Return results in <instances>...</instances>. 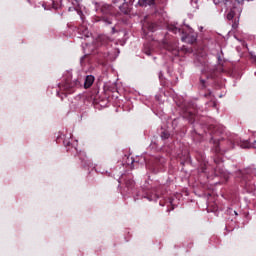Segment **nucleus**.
I'll use <instances>...</instances> for the list:
<instances>
[{"mask_svg":"<svg viewBox=\"0 0 256 256\" xmlns=\"http://www.w3.org/2000/svg\"><path fill=\"white\" fill-rule=\"evenodd\" d=\"M140 7H147V5H155V0H138Z\"/></svg>","mask_w":256,"mask_h":256,"instance_id":"nucleus-16","label":"nucleus"},{"mask_svg":"<svg viewBox=\"0 0 256 256\" xmlns=\"http://www.w3.org/2000/svg\"><path fill=\"white\" fill-rule=\"evenodd\" d=\"M234 214H235V215H237V212H236V211H234Z\"/></svg>","mask_w":256,"mask_h":256,"instance_id":"nucleus-30","label":"nucleus"},{"mask_svg":"<svg viewBox=\"0 0 256 256\" xmlns=\"http://www.w3.org/2000/svg\"><path fill=\"white\" fill-rule=\"evenodd\" d=\"M164 163V158H152L149 162L146 163V167L152 171V173H159V171L163 169Z\"/></svg>","mask_w":256,"mask_h":256,"instance_id":"nucleus-4","label":"nucleus"},{"mask_svg":"<svg viewBox=\"0 0 256 256\" xmlns=\"http://www.w3.org/2000/svg\"><path fill=\"white\" fill-rule=\"evenodd\" d=\"M200 83H201L202 87H205V84L207 83V81H205V79H203V76L200 78Z\"/></svg>","mask_w":256,"mask_h":256,"instance_id":"nucleus-24","label":"nucleus"},{"mask_svg":"<svg viewBox=\"0 0 256 256\" xmlns=\"http://www.w3.org/2000/svg\"><path fill=\"white\" fill-rule=\"evenodd\" d=\"M143 52H144L146 55H151V54L153 53V48H152V46H151V43H146V44H144Z\"/></svg>","mask_w":256,"mask_h":256,"instance_id":"nucleus-17","label":"nucleus"},{"mask_svg":"<svg viewBox=\"0 0 256 256\" xmlns=\"http://www.w3.org/2000/svg\"><path fill=\"white\" fill-rule=\"evenodd\" d=\"M112 3L116 5L124 15L131 13V7L133 6L132 0H112Z\"/></svg>","mask_w":256,"mask_h":256,"instance_id":"nucleus-5","label":"nucleus"},{"mask_svg":"<svg viewBox=\"0 0 256 256\" xmlns=\"http://www.w3.org/2000/svg\"><path fill=\"white\" fill-rule=\"evenodd\" d=\"M93 83H95V77L93 75H88L84 82V89H89Z\"/></svg>","mask_w":256,"mask_h":256,"instance_id":"nucleus-12","label":"nucleus"},{"mask_svg":"<svg viewBox=\"0 0 256 256\" xmlns=\"http://www.w3.org/2000/svg\"><path fill=\"white\" fill-rule=\"evenodd\" d=\"M223 0H214L215 5L222 3Z\"/></svg>","mask_w":256,"mask_h":256,"instance_id":"nucleus-25","label":"nucleus"},{"mask_svg":"<svg viewBox=\"0 0 256 256\" xmlns=\"http://www.w3.org/2000/svg\"><path fill=\"white\" fill-rule=\"evenodd\" d=\"M210 143H213L212 151L215 154L214 163L216 168L214 169V174L216 177H224L227 179V171L223 168V155L230 151V149H234L235 145H239L242 149H256V136L250 137L246 141H237L235 136L231 134H227L225 132V127L222 125H210Z\"/></svg>","mask_w":256,"mask_h":256,"instance_id":"nucleus-1","label":"nucleus"},{"mask_svg":"<svg viewBox=\"0 0 256 256\" xmlns=\"http://www.w3.org/2000/svg\"><path fill=\"white\" fill-rule=\"evenodd\" d=\"M28 3L35 5V7H39V5H41L44 9H47L45 2H39V0H28ZM37 3H39V5H37Z\"/></svg>","mask_w":256,"mask_h":256,"instance_id":"nucleus-20","label":"nucleus"},{"mask_svg":"<svg viewBox=\"0 0 256 256\" xmlns=\"http://www.w3.org/2000/svg\"><path fill=\"white\" fill-rule=\"evenodd\" d=\"M186 117H188L190 123H195V113L188 111Z\"/></svg>","mask_w":256,"mask_h":256,"instance_id":"nucleus-21","label":"nucleus"},{"mask_svg":"<svg viewBox=\"0 0 256 256\" xmlns=\"http://www.w3.org/2000/svg\"><path fill=\"white\" fill-rule=\"evenodd\" d=\"M125 186L128 189H133L135 187V181H133V179H131V178H128L125 180Z\"/></svg>","mask_w":256,"mask_h":256,"instance_id":"nucleus-18","label":"nucleus"},{"mask_svg":"<svg viewBox=\"0 0 256 256\" xmlns=\"http://www.w3.org/2000/svg\"><path fill=\"white\" fill-rule=\"evenodd\" d=\"M142 29H148V31L153 33L154 31H157V24L154 22H145L142 26Z\"/></svg>","mask_w":256,"mask_h":256,"instance_id":"nucleus-11","label":"nucleus"},{"mask_svg":"<svg viewBox=\"0 0 256 256\" xmlns=\"http://www.w3.org/2000/svg\"><path fill=\"white\" fill-rule=\"evenodd\" d=\"M168 30L174 33L175 35H177V33H179V35H183V29L178 28L175 25H169Z\"/></svg>","mask_w":256,"mask_h":256,"instance_id":"nucleus-15","label":"nucleus"},{"mask_svg":"<svg viewBox=\"0 0 256 256\" xmlns=\"http://www.w3.org/2000/svg\"><path fill=\"white\" fill-rule=\"evenodd\" d=\"M231 3L233 6L231 7L229 13L227 14L228 21H233L235 15H241V4L236 0H226L225 5H229Z\"/></svg>","mask_w":256,"mask_h":256,"instance_id":"nucleus-6","label":"nucleus"},{"mask_svg":"<svg viewBox=\"0 0 256 256\" xmlns=\"http://www.w3.org/2000/svg\"><path fill=\"white\" fill-rule=\"evenodd\" d=\"M211 95V92L208 93V94H205V97H209Z\"/></svg>","mask_w":256,"mask_h":256,"instance_id":"nucleus-28","label":"nucleus"},{"mask_svg":"<svg viewBox=\"0 0 256 256\" xmlns=\"http://www.w3.org/2000/svg\"><path fill=\"white\" fill-rule=\"evenodd\" d=\"M182 41H184L185 43H189L190 45H193V43H195L197 41V36L193 35V34H187L186 36L183 35L181 37Z\"/></svg>","mask_w":256,"mask_h":256,"instance_id":"nucleus-10","label":"nucleus"},{"mask_svg":"<svg viewBox=\"0 0 256 256\" xmlns=\"http://www.w3.org/2000/svg\"><path fill=\"white\" fill-rule=\"evenodd\" d=\"M77 85H79L78 80H66L65 83L59 85V88L65 95H71L72 93H75V87H77Z\"/></svg>","mask_w":256,"mask_h":256,"instance_id":"nucleus-7","label":"nucleus"},{"mask_svg":"<svg viewBox=\"0 0 256 256\" xmlns=\"http://www.w3.org/2000/svg\"><path fill=\"white\" fill-rule=\"evenodd\" d=\"M115 27H112V33H116Z\"/></svg>","mask_w":256,"mask_h":256,"instance_id":"nucleus-27","label":"nucleus"},{"mask_svg":"<svg viewBox=\"0 0 256 256\" xmlns=\"http://www.w3.org/2000/svg\"><path fill=\"white\" fill-rule=\"evenodd\" d=\"M234 214H235V215H237V212H236V211H234Z\"/></svg>","mask_w":256,"mask_h":256,"instance_id":"nucleus-29","label":"nucleus"},{"mask_svg":"<svg viewBox=\"0 0 256 256\" xmlns=\"http://www.w3.org/2000/svg\"><path fill=\"white\" fill-rule=\"evenodd\" d=\"M81 19H82V23H85V21L83 19H85V16H83V14H81Z\"/></svg>","mask_w":256,"mask_h":256,"instance_id":"nucleus-26","label":"nucleus"},{"mask_svg":"<svg viewBox=\"0 0 256 256\" xmlns=\"http://www.w3.org/2000/svg\"><path fill=\"white\" fill-rule=\"evenodd\" d=\"M97 11L102 14L98 21H103L106 25H111L113 23V15H115V8L113 5L104 4L100 6Z\"/></svg>","mask_w":256,"mask_h":256,"instance_id":"nucleus-3","label":"nucleus"},{"mask_svg":"<svg viewBox=\"0 0 256 256\" xmlns=\"http://www.w3.org/2000/svg\"><path fill=\"white\" fill-rule=\"evenodd\" d=\"M166 51H169V53H172L174 57H178L179 55V46L177 45V42H168L164 45Z\"/></svg>","mask_w":256,"mask_h":256,"instance_id":"nucleus-8","label":"nucleus"},{"mask_svg":"<svg viewBox=\"0 0 256 256\" xmlns=\"http://www.w3.org/2000/svg\"><path fill=\"white\" fill-rule=\"evenodd\" d=\"M202 162H200V166L198 168V173H207V165L208 162L204 160V157L201 156Z\"/></svg>","mask_w":256,"mask_h":256,"instance_id":"nucleus-13","label":"nucleus"},{"mask_svg":"<svg viewBox=\"0 0 256 256\" xmlns=\"http://www.w3.org/2000/svg\"><path fill=\"white\" fill-rule=\"evenodd\" d=\"M78 33L84 35L85 37H89V29H87V26L85 24H81L78 27Z\"/></svg>","mask_w":256,"mask_h":256,"instance_id":"nucleus-14","label":"nucleus"},{"mask_svg":"<svg viewBox=\"0 0 256 256\" xmlns=\"http://www.w3.org/2000/svg\"><path fill=\"white\" fill-rule=\"evenodd\" d=\"M161 197V192L159 190H155V193L149 192L144 196V199H148V201H157Z\"/></svg>","mask_w":256,"mask_h":256,"instance_id":"nucleus-9","label":"nucleus"},{"mask_svg":"<svg viewBox=\"0 0 256 256\" xmlns=\"http://www.w3.org/2000/svg\"><path fill=\"white\" fill-rule=\"evenodd\" d=\"M239 27V20L235 19L232 23V29H237Z\"/></svg>","mask_w":256,"mask_h":256,"instance_id":"nucleus-23","label":"nucleus"},{"mask_svg":"<svg viewBox=\"0 0 256 256\" xmlns=\"http://www.w3.org/2000/svg\"><path fill=\"white\" fill-rule=\"evenodd\" d=\"M169 137H170V134L167 131H163L161 133V138L162 139H169Z\"/></svg>","mask_w":256,"mask_h":256,"instance_id":"nucleus-22","label":"nucleus"},{"mask_svg":"<svg viewBox=\"0 0 256 256\" xmlns=\"http://www.w3.org/2000/svg\"><path fill=\"white\" fill-rule=\"evenodd\" d=\"M97 42L101 45H107V43H109V38H107V36H99Z\"/></svg>","mask_w":256,"mask_h":256,"instance_id":"nucleus-19","label":"nucleus"},{"mask_svg":"<svg viewBox=\"0 0 256 256\" xmlns=\"http://www.w3.org/2000/svg\"><path fill=\"white\" fill-rule=\"evenodd\" d=\"M223 73H227V71H225L221 57L218 58L217 66L211 67L209 64H206L203 70L204 77H206V79H212L213 81L221 79Z\"/></svg>","mask_w":256,"mask_h":256,"instance_id":"nucleus-2","label":"nucleus"}]
</instances>
